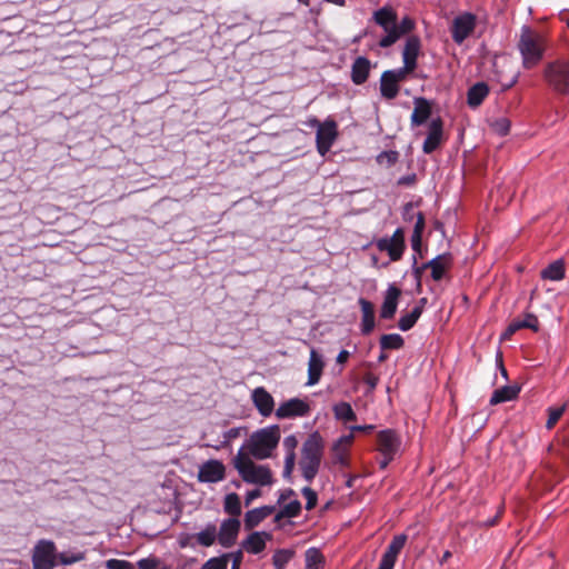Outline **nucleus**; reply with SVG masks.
<instances>
[{"label":"nucleus","instance_id":"nucleus-1","mask_svg":"<svg viewBox=\"0 0 569 569\" xmlns=\"http://www.w3.org/2000/svg\"><path fill=\"white\" fill-rule=\"evenodd\" d=\"M517 47L522 58L523 68L532 69L542 60L547 43L542 34L523 26Z\"/></svg>","mask_w":569,"mask_h":569},{"label":"nucleus","instance_id":"nucleus-2","mask_svg":"<svg viewBox=\"0 0 569 569\" xmlns=\"http://www.w3.org/2000/svg\"><path fill=\"white\" fill-rule=\"evenodd\" d=\"M323 448V439L318 431L312 432L302 445L299 467L308 482H311L319 471Z\"/></svg>","mask_w":569,"mask_h":569},{"label":"nucleus","instance_id":"nucleus-3","mask_svg":"<svg viewBox=\"0 0 569 569\" xmlns=\"http://www.w3.org/2000/svg\"><path fill=\"white\" fill-rule=\"evenodd\" d=\"M280 440V429L278 426H270L253 432L247 443L242 446L248 456L257 459H266L271 456L272 450Z\"/></svg>","mask_w":569,"mask_h":569},{"label":"nucleus","instance_id":"nucleus-4","mask_svg":"<svg viewBox=\"0 0 569 569\" xmlns=\"http://www.w3.org/2000/svg\"><path fill=\"white\" fill-rule=\"evenodd\" d=\"M542 79L552 92L569 98V58L560 57L547 62Z\"/></svg>","mask_w":569,"mask_h":569},{"label":"nucleus","instance_id":"nucleus-5","mask_svg":"<svg viewBox=\"0 0 569 569\" xmlns=\"http://www.w3.org/2000/svg\"><path fill=\"white\" fill-rule=\"evenodd\" d=\"M233 466L238 470L242 480L248 483L266 486L271 483V472L264 466L256 465L243 448H240L233 458Z\"/></svg>","mask_w":569,"mask_h":569},{"label":"nucleus","instance_id":"nucleus-6","mask_svg":"<svg viewBox=\"0 0 569 569\" xmlns=\"http://www.w3.org/2000/svg\"><path fill=\"white\" fill-rule=\"evenodd\" d=\"M57 565V548L53 541L41 539L33 547L32 568L53 569Z\"/></svg>","mask_w":569,"mask_h":569},{"label":"nucleus","instance_id":"nucleus-7","mask_svg":"<svg viewBox=\"0 0 569 569\" xmlns=\"http://www.w3.org/2000/svg\"><path fill=\"white\" fill-rule=\"evenodd\" d=\"M400 445L401 440L395 430L386 429L378 433V450L383 456L379 462L381 469H385L395 458Z\"/></svg>","mask_w":569,"mask_h":569},{"label":"nucleus","instance_id":"nucleus-8","mask_svg":"<svg viewBox=\"0 0 569 569\" xmlns=\"http://www.w3.org/2000/svg\"><path fill=\"white\" fill-rule=\"evenodd\" d=\"M315 122L317 123V150L321 156H325L329 152L338 137V126L331 118L326 119L323 122L317 120Z\"/></svg>","mask_w":569,"mask_h":569},{"label":"nucleus","instance_id":"nucleus-9","mask_svg":"<svg viewBox=\"0 0 569 569\" xmlns=\"http://www.w3.org/2000/svg\"><path fill=\"white\" fill-rule=\"evenodd\" d=\"M413 272L417 278L420 277L421 271L430 268L431 269V278L435 281H440L443 279L447 270L452 264V257L450 253H443L438 254L437 257L432 258L430 261L423 263L421 267H417V258L413 256Z\"/></svg>","mask_w":569,"mask_h":569},{"label":"nucleus","instance_id":"nucleus-10","mask_svg":"<svg viewBox=\"0 0 569 569\" xmlns=\"http://www.w3.org/2000/svg\"><path fill=\"white\" fill-rule=\"evenodd\" d=\"M476 20V16L470 12L458 14L451 26L452 40L461 44L475 30Z\"/></svg>","mask_w":569,"mask_h":569},{"label":"nucleus","instance_id":"nucleus-11","mask_svg":"<svg viewBox=\"0 0 569 569\" xmlns=\"http://www.w3.org/2000/svg\"><path fill=\"white\" fill-rule=\"evenodd\" d=\"M226 477V467L220 460L210 459L203 462L198 471L200 482L214 483L222 481Z\"/></svg>","mask_w":569,"mask_h":569},{"label":"nucleus","instance_id":"nucleus-12","mask_svg":"<svg viewBox=\"0 0 569 569\" xmlns=\"http://www.w3.org/2000/svg\"><path fill=\"white\" fill-rule=\"evenodd\" d=\"M240 529V521L237 518H229L222 521L218 533L219 543L224 547H231L237 537Z\"/></svg>","mask_w":569,"mask_h":569},{"label":"nucleus","instance_id":"nucleus-13","mask_svg":"<svg viewBox=\"0 0 569 569\" xmlns=\"http://www.w3.org/2000/svg\"><path fill=\"white\" fill-rule=\"evenodd\" d=\"M400 296L401 290L396 284L391 283L388 286L380 309V317L382 319L389 320L393 318L397 311L398 300Z\"/></svg>","mask_w":569,"mask_h":569},{"label":"nucleus","instance_id":"nucleus-14","mask_svg":"<svg viewBox=\"0 0 569 569\" xmlns=\"http://www.w3.org/2000/svg\"><path fill=\"white\" fill-rule=\"evenodd\" d=\"M415 28V22L409 17H405L400 23L396 21V27L392 32H389V34L383 36L380 41L379 46L381 48H389L393 43H396L402 36L409 33Z\"/></svg>","mask_w":569,"mask_h":569},{"label":"nucleus","instance_id":"nucleus-15","mask_svg":"<svg viewBox=\"0 0 569 569\" xmlns=\"http://www.w3.org/2000/svg\"><path fill=\"white\" fill-rule=\"evenodd\" d=\"M442 139V121L437 118L429 124L428 134L423 141L422 150L425 153H432L441 143Z\"/></svg>","mask_w":569,"mask_h":569},{"label":"nucleus","instance_id":"nucleus-16","mask_svg":"<svg viewBox=\"0 0 569 569\" xmlns=\"http://www.w3.org/2000/svg\"><path fill=\"white\" fill-rule=\"evenodd\" d=\"M252 401L260 412V415L267 417L273 411L274 402L271 395L262 387H258L252 391Z\"/></svg>","mask_w":569,"mask_h":569},{"label":"nucleus","instance_id":"nucleus-17","mask_svg":"<svg viewBox=\"0 0 569 569\" xmlns=\"http://www.w3.org/2000/svg\"><path fill=\"white\" fill-rule=\"evenodd\" d=\"M325 363L322 356L315 349H311L308 362V380L307 386H315L319 382Z\"/></svg>","mask_w":569,"mask_h":569},{"label":"nucleus","instance_id":"nucleus-18","mask_svg":"<svg viewBox=\"0 0 569 569\" xmlns=\"http://www.w3.org/2000/svg\"><path fill=\"white\" fill-rule=\"evenodd\" d=\"M358 303L361 309V325L360 330L362 335H369L375 329V307L372 302L365 298H359Z\"/></svg>","mask_w":569,"mask_h":569},{"label":"nucleus","instance_id":"nucleus-19","mask_svg":"<svg viewBox=\"0 0 569 569\" xmlns=\"http://www.w3.org/2000/svg\"><path fill=\"white\" fill-rule=\"evenodd\" d=\"M371 69V62L366 57H358L355 59L351 66V81L360 86L368 80Z\"/></svg>","mask_w":569,"mask_h":569},{"label":"nucleus","instance_id":"nucleus-20","mask_svg":"<svg viewBox=\"0 0 569 569\" xmlns=\"http://www.w3.org/2000/svg\"><path fill=\"white\" fill-rule=\"evenodd\" d=\"M420 51V39L416 36L407 38L402 51V61L408 69H416L417 58Z\"/></svg>","mask_w":569,"mask_h":569},{"label":"nucleus","instance_id":"nucleus-21","mask_svg":"<svg viewBox=\"0 0 569 569\" xmlns=\"http://www.w3.org/2000/svg\"><path fill=\"white\" fill-rule=\"evenodd\" d=\"M528 328L532 329L533 331H538L539 329V321L538 318L533 313H527L522 320L515 319L511 321L506 331L502 335V338L508 339L512 335H515L518 330Z\"/></svg>","mask_w":569,"mask_h":569},{"label":"nucleus","instance_id":"nucleus-22","mask_svg":"<svg viewBox=\"0 0 569 569\" xmlns=\"http://www.w3.org/2000/svg\"><path fill=\"white\" fill-rule=\"evenodd\" d=\"M373 20L383 29L386 34H389L395 30L397 14L391 8L382 7L375 11Z\"/></svg>","mask_w":569,"mask_h":569},{"label":"nucleus","instance_id":"nucleus-23","mask_svg":"<svg viewBox=\"0 0 569 569\" xmlns=\"http://www.w3.org/2000/svg\"><path fill=\"white\" fill-rule=\"evenodd\" d=\"M376 248L381 252H387L391 262L398 261L402 258L405 248L393 242L389 237H382L375 242Z\"/></svg>","mask_w":569,"mask_h":569},{"label":"nucleus","instance_id":"nucleus-24","mask_svg":"<svg viewBox=\"0 0 569 569\" xmlns=\"http://www.w3.org/2000/svg\"><path fill=\"white\" fill-rule=\"evenodd\" d=\"M415 109L411 114V124L421 126L423 124L431 114L430 102L422 97L415 98Z\"/></svg>","mask_w":569,"mask_h":569},{"label":"nucleus","instance_id":"nucleus-25","mask_svg":"<svg viewBox=\"0 0 569 569\" xmlns=\"http://www.w3.org/2000/svg\"><path fill=\"white\" fill-rule=\"evenodd\" d=\"M353 441V433L343 435L335 441L332 445L333 462L345 466L347 465L346 453L349 446Z\"/></svg>","mask_w":569,"mask_h":569},{"label":"nucleus","instance_id":"nucleus-26","mask_svg":"<svg viewBox=\"0 0 569 569\" xmlns=\"http://www.w3.org/2000/svg\"><path fill=\"white\" fill-rule=\"evenodd\" d=\"M311 411L308 398H291L287 400V418L307 417Z\"/></svg>","mask_w":569,"mask_h":569},{"label":"nucleus","instance_id":"nucleus-27","mask_svg":"<svg viewBox=\"0 0 569 569\" xmlns=\"http://www.w3.org/2000/svg\"><path fill=\"white\" fill-rule=\"evenodd\" d=\"M274 511L272 506H263L249 510L244 516V526L247 529L257 527L262 520L271 516Z\"/></svg>","mask_w":569,"mask_h":569},{"label":"nucleus","instance_id":"nucleus-28","mask_svg":"<svg viewBox=\"0 0 569 569\" xmlns=\"http://www.w3.org/2000/svg\"><path fill=\"white\" fill-rule=\"evenodd\" d=\"M489 93V87L485 82H477L468 89L467 103L470 108L479 107Z\"/></svg>","mask_w":569,"mask_h":569},{"label":"nucleus","instance_id":"nucleus-29","mask_svg":"<svg viewBox=\"0 0 569 569\" xmlns=\"http://www.w3.org/2000/svg\"><path fill=\"white\" fill-rule=\"evenodd\" d=\"M519 392L520 388L518 386H503L492 392L489 403L491 406H496L502 402L511 401L518 397Z\"/></svg>","mask_w":569,"mask_h":569},{"label":"nucleus","instance_id":"nucleus-30","mask_svg":"<svg viewBox=\"0 0 569 569\" xmlns=\"http://www.w3.org/2000/svg\"><path fill=\"white\" fill-rule=\"evenodd\" d=\"M540 276L545 280L550 281H560L566 276L565 262L562 259H558L550 264H548L545 269L541 270Z\"/></svg>","mask_w":569,"mask_h":569},{"label":"nucleus","instance_id":"nucleus-31","mask_svg":"<svg viewBox=\"0 0 569 569\" xmlns=\"http://www.w3.org/2000/svg\"><path fill=\"white\" fill-rule=\"evenodd\" d=\"M380 92L388 100L395 99L399 93V83L387 71L380 78Z\"/></svg>","mask_w":569,"mask_h":569},{"label":"nucleus","instance_id":"nucleus-32","mask_svg":"<svg viewBox=\"0 0 569 569\" xmlns=\"http://www.w3.org/2000/svg\"><path fill=\"white\" fill-rule=\"evenodd\" d=\"M243 549L250 553H259L266 547V535L260 532H253L242 542Z\"/></svg>","mask_w":569,"mask_h":569},{"label":"nucleus","instance_id":"nucleus-33","mask_svg":"<svg viewBox=\"0 0 569 569\" xmlns=\"http://www.w3.org/2000/svg\"><path fill=\"white\" fill-rule=\"evenodd\" d=\"M197 542L202 547H210L218 539L217 527L208 523L201 531L196 535Z\"/></svg>","mask_w":569,"mask_h":569},{"label":"nucleus","instance_id":"nucleus-34","mask_svg":"<svg viewBox=\"0 0 569 569\" xmlns=\"http://www.w3.org/2000/svg\"><path fill=\"white\" fill-rule=\"evenodd\" d=\"M422 313V307L416 306L410 312L401 316L398 321V327L402 331L410 330Z\"/></svg>","mask_w":569,"mask_h":569},{"label":"nucleus","instance_id":"nucleus-35","mask_svg":"<svg viewBox=\"0 0 569 569\" xmlns=\"http://www.w3.org/2000/svg\"><path fill=\"white\" fill-rule=\"evenodd\" d=\"M379 343L382 350H399L403 347L405 340L399 333H388L381 336Z\"/></svg>","mask_w":569,"mask_h":569},{"label":"nucleus","instance_id":"nucleus-36","mask_svg":"<svg viewBox=\"0 0 569 569\" xmlns=\"http://www.w3.org/2000/svg\"><path fill=\"white\" fill-rule=\"evenodd\" d=\"M333 413L338 420H342L346 422L353 421L357 419V416H356L351 405L348 402H345V401H341L333 406Z\"/></svg>","mask_w":569,"mask_h":569},{"label":"nucleus","instance_id":"nucleus-37","mask_svg":"<svg viewBox=\"0 0 569 569\" xmlns=\"http://www.w3.org/2000/svg\"><path fill=\"white\" fill-rule=\"evenodd\" d=\"M306 569H320L323 565V556L317 548H309L305 553Z\"/></svg>","mask_w":569,"mask_h":569},{"label":"nucleus","instance_id":"nucleus-38","mask_svg":"<svg viewBox=\"0 0 569 569\" xmlns=\"http://www.w3.org/2000/svg\"><path fill=\"white\" fill-rule=\"evenodd\" d=\"M223 509L227 513L232 516V518H237L238 516H240L241 503H240L239 496L234 492L228 493L224 497Z\"/></svg>","mask_w":569,"mask_h":569},{"label":"nucleus","instance_id":"nucleus-39","mask_svg":"<svg viewBox=\"0 0 569 569\" xmlns=\"http://www.w3.org/2000/svg\"><path fill=\"white\" fill-rule=\"evenodd\" d=\"M407 541V536L405 533L397 535L392 538L390 543L388 545L383 555L390 556L391 558L397 559L400 551L403 549Z\"/></svg>","mask_w":569,"mask_h":569},{"label":"nucleus","instance_id":"nucleus-40","mask_svg":"<svg viewBox=\"0 0 569 569\" xmlns=\"http://www.w3.org/2000/svg\"><path fill=\"white\" fill-rule=\"evenodd\" d=\"M567 405H562L561 407H550L548 408V420L546 422L547 429H552L558 420L561 418L563 412L566 411Z\"/></svg>","mask_w":569,"mask_h":569},{"label":"nucleus","instance_id":"nucleus-41","mask_svg":"<svg viewBox=\"0 0 569 569\" xmlns=\"http://www.w3.org/2000/svg\"><path fill=\"white\" fill-rule=\"evenodd\" d=\"M295 496L292 490H287V519L297 517L301 510V503L296 498L291 499Z\"/></svg>","mask_w":569,"mask_h":569},{"label":"nucleus","instance_id":"nucleus-42","mask_svg":"<svg viewBox=\"0 0 569 569\" xmlns=\"http://www.w3.org/2000/svg\"><path fill=\"white\" fill-rule=\"evenodd\" d=\"M228 567V555H222L220 557L210 558L206 561L201 569H227Z\"/></svg>","mask_w":569,"mask_h":569},{"label":"nucleus","instance_id":"nucleus-43","mask_svg":"<svg viewBox=\"0 0 569 569\" xmlns=\"http://www.w3.org/2000/svg\"><path fill=\"white\" fill-rule=\"evenodd\" d=\"M492 130L499 136H506L510 130V122L507 118H499L491 123Z\"/></svg>","mask_w":569,"mask_h":569},{"label":"nucleus","instance_id":"nucleus-44","mask_svg":"<svg viewBox=\"0 0 569 569\" xmlns=\"http://www.w3.org/2000/svg\"><path fill=\"white\" fill-rule=\"evenodd\" d=\"M301 491L303 497L306 498V509H313L318 501L317 492L312 490L310 487H305Z\"/></svg>","mask_w":569,"mask_h":569},{"label":"nucleus","instance_id":"nucleus-45","mask_svg":"<svg viewBox=\"0 0 569 569\" xmlns=\"http://www.w3.org/2000/svg\"><path fill=\"white\" fill-rule=\"evenodd\" d=\"M413 70L415 69H408L407 66L403 64V67H401V68L387 70V73L390 77H392L396 80V82L400 83L401 81H403L407 78V74Z\"/></svg>","mask_w":569,"mask_h":569},{"label":"nucleus","instance_id":"nucleus-46","mask_svg":"<svg viewBox=\"0 0 569 569\" xmlns=\"http://www.w3.org/2000/svg\"><path fill=\"white\" fill-rule=\"evenodd\" d=\"M159 563L160 562L157 558L149 557V558L140 559L137 562V566L139 569H160Z\"/></svg>","mask_w":569,"mask_h":569},{"label":"nucleus","instance_id":"nucleus-47","mask_svg":"<svg viewBox=\"0 0 569 569\" xmlns=\"http://www.w3.org/2000/svg\"><path fill=\"white\" fill-rule=\"evenodd\" d=\"M107 569H134L133 566L126 560L110 559L106 562Z\"/></svg>","mask_w":569,"mask_h":569},{"label":"nucleus","instance_id":"nucleus-48","mask_svg":"<svg viewBox=\"0 0 569 569\" xmlns=\"http://www.w3.org/2000/svg\"><path fill=\"white\" fill-rule=\"evenodd\" d=\"M363 381L368 386L369 391H373L379 383V377L371 372H368L365 375Z\"/></svg>","mask_w":569,"mask_h":569},{"label":"nucleus","instance_id":"nucleus-49","mask_svg":"<svg viewBox=\"0 0 569 569\" xmlns=\"http://www.w3.org/2000/svg\"><path fill=\"white\" fill-rule=\"evenodd\" d=\"M389 239L406 249L405 231L402 228H397Z\"/></svg>","mask_w":569,"mask_h":569},{"label":"nucleus","instance_id":"nucleus-50","mask_svg":"<svg viewBox=\"0 0 569 569\" xmlns=\"http://www.w3.org/2000/svg\"><path fill=\"white\" fill-rule=\"evenodd\" d=\"M227 555H228V560L229 559L232 560L231 568L240 569V566H241V562H242V558H243L242 551L238 550L236 552H230V553H227Z\"/></svg>","mask_w":569,"mask_h":569},{"label":"nucleus","instance_id":"nucleus-51","mask_svg":"<svg viewBox=\"0 0 569 569\" xmlns=\"http://www.w3.org/2000/svg\"><path fill=\"white\" fill-rule=\"evenodd\" d=\"M397 559L382 555L378 569H393Z\"/></svg>","mask_w":569,"mask_h":569},{"label":"nucleus","instance_id":"nucleus-52","mask_svg":"<svg viewBox=\"0 0 569 569\" xmlns=\"http://www.w3.org/2000/svg\"><path fill=\"white\" fill-rule=\"evenodd\" d=\"M423 229H425V217H423L422 212H418L417 221L415 223L412 233L422 234Z\"/></svg>","mask_w":569,"mask_h":569},{"label":"nucleus","instance_id":"nucleus-53","mask_svg":"<svg viewBox=\"0 0 569 569\" xmlns=\"http://www.w3.org/2000/svg\"><path fill=\"white\" fill-rule=\"evenodd\" d=\"M57 559H59L60 563L62 565H71L73 562H77L82 559V556H76V557H67L64 553H57Z\"/></svg>","mask_w":569,"mask_h":569},{"label":"nucleus","instance_id":"nucleus-54","mask_svg":"<svg viewBox=\"0 0 569 569\" xmlns=\"http://www.w3.org/2000/svg\"><path fill=\"white\" fill-rule=\"evenodd\" d=\"M273 563H274V566H276L278 569H283V568H284V551H283V550H279V551L273 556Z\"/></svg>","mask_w":569,"mask_h":569},{"label":"nucleus","instance_id":"nucleus-55","mask_svg":"<svg viewBox=\"0 0 569 569\" xmlns=\"http://www.w3.org/2000/svg\"><path fill=\"white\" fill-rule=\"evenodd\" d=\"M421 239L422 234L412 233L411 234V248L413 251L419 252L421 249Z\"/></svg>","mask_w":569,"mask_h":569},{"label":"nucleus","instance_id":"nucleus-56","mask_svg":"<svg viewBox=\"0 0 569 569\" xmlns=\"http://www.w3.org/2000/svg\"><path fill=\"white\" fill-rule=\"evenodd\" d=\"M496 363H497V367L499 368V370L501 372V376L507 380L508 379V372H507V369L503 366L502 353L500 351L497 352Z\"/></svg>","mask_w":569,"mask_h":569},{"label":"nucleus","instance_id":"nucleus-57","mask_svg":"<svg viewBox=\"0 0 569 569\" xmlns=\"http://www.w3.org/2000/svg\"><path fill=\"white\" fill-rule=\"evenodd\" d=\"M415 182H416L415 173L400 177L398 180V184H400V186H412V184H415Z\"/></svg>","mask_w":569,"mask_h":569},{"label":"nucleus","instance_id":"nucleus-58","mask_svg":"<svg viewBox=\"0 0 569 569\" xmlns=\"http://www.w3.org/2000/svg\"><path fill=\"white\" fill-rule=\"evenodd\" d=\"M518 77H519V73H518V72H516V73H513V74L510 77V79H509V80L501 82V88H502V90H508V89H510L511 87H513V86L517 83V81H518Z\"/></svg>","mask_w":569,"mask_h":569},{"label":"nucleus","instance_id":"nucleus-59","mask_svg":"<svg viewBox=\"0 0 569 569\" xmlns=\"http://www.w3.org/2000/svg\"><path fill=\"white\" fill-rule=\"evenodd\" d=\"M261 495V491L259 489H253L251 491H248L246 495V505L249 506L256 498H258Z\"/></svg>","mask_w":569,"mask_h":569},{"label":"nucleus","instance_id":"nucleus-60","mask_svg":"<svg viewBox=\"0 0 569 569\" xmlns=\"http://www.w3.org/2000/svg\"><path fill=\"white\" fill-rule=\"evenodd\" d=\"M349 357H350V352L348 350H341L338 353L336 361L338 365H345L348 361Z\"/></svg>","mask_w":569,"mask_h":569},{"label":"nucleus","instance_id":"nucleus-61","mask_svg":"<svg viewBox=\"0 0 569 569\" xmlns=\"http://www.w3.org/2000/svg\"><path fill=\"white\" fill-rule=\"evenodd\" d=\"M388 158V161L393 163L397 160V152L390 151V152H382L378 156V160L380 161L381 158Z\"/></svg>","mask_w":569,"mask_h":569},{"label":"nucleus","instance_id":"nucleus-62","mask_svg":"<svg viewBox=\"0 0 569 569\" xmlns=\"http://www.w3.org/2000/svg\"><path fill=\"white\" fill-rule=\"evenodd\" d=\"M286 465H287V476H289L291 470H292V468H293V465H295V457H293V455L287 456Z\"/></svg>","mask_w":569,"mask_h":569},{"label":"nucleus","instance_id":"nucleus-63","mask_svg":"<svg viewBox=\"0 0 569 569\" xmlns=\"http://www.w3.org/2000/svg\"><path fill=\"white\" fill-rule=\"evenodd\" d=\"M372 425H366V426H352L351 431H371L373 430Z\"/></svg>","mask_w":569,"mask_h":569},{"label":"nucleus","instance_id":"nucleus-64","mask_svg":"<svg viewBox=\"0 0 569 569\" xmlns=\"http://www.w3.org/2000/svg\"><path fill=\"white\" fill-rule=\"evenodd\" d=\"M239 436V429L232 428L226 432V438L231 439Z\"/></svg>","mask_w":569,"mask_h":569}]
</instances>
